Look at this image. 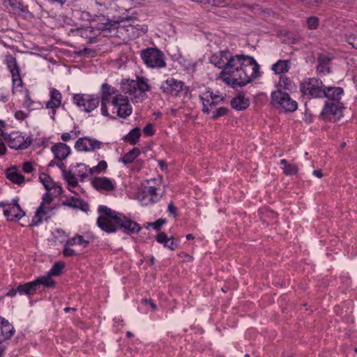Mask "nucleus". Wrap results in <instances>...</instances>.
Here are the masks:
<instances>
[{
  "label": "nucleus",
  "mask_w": 357,
  "mask_h": 357,
  "mask_svg": "<svg viewBox=\"0 0 357 357\" xmlns=\"http://www.w3.org/2000/svg\"><path fill=\"white\" fill-rule=\"evenodd\" d=\"M121 85L122 92L128 95V99L130 98L137 102V93L139 92L137 90V81L133 79L122 80Z\"/></svg>",
  "instance_id": "nucleus-20"
},
{
  "label": "nucleus",
  "mask_w": 357,
  "mask_h": 357,
  "mask_svg": "<svg viewBox=\"0 0 357 357\" xmlns=\"http://www.w3.org/2000/svg\"><path fill=\"white\" fill-rule=\"evenodd\" d=\"M231 0H208V4L213 6L224 7L229 4Z\"/></svg>",
  "instance_id": "nucleus-47"
},
{
  "label": "nucleus",
  "mask_w": 357,
  "mask_h": 357,
  "mask_svg": "<svg viewBox=\"0 0 357 357\" xmlns=\"http://www.w3.org/2000/svg\"><path fill=\"white\" fill-rule=\"evenodd\" d=\"M54 190V193L56 194V195H61L63 192V189H62V187L56 183L54 182V186L52 188V189Z\"/></svg>",
  "instance_id": "nucleus-63"
},
{
  "label": "nucleus",
  "mask_w": 357,
  "mask_h": 357,
  "mask_svg": "<svg viewBox=\"0 0 357 357\" xmlns=\"http://www.w3.org/2000/svg\"><path fill=\"white\" fill-rule=\"evenodd\" d=\"M102 143L96 139L88 137L79 138L75 144V148L78 151H94L100 149Z\"/></svg>",
  "instance_id": "nucleus-15"
},
{
  "label": "nucleus",
  "mask_w": 357,
  "mask_h": 357,
  "mask_svg": "<svg viewBox=\"0 0 357 357\" xmlns=\"http://www.w3.org/2000/svg\"><path fill=\"white\" fill-rule=\"evenodd\" d=\"M200 98L202 100L203 112L210 114L215 107L224 100V97L220 94H215L210 89L204 92Z\"/></svg>",
  "instance_id": "nucleus-12"
},
{
  "label": "nucleus",
  "mask_w": 357,
  "mask_h": 357,
  "mask_svg": "<svg viewBox=\"0 0 357 357\" xmlns=\"http://www.w3.org/2000/svg\"><path fill=\"white\" fill-rule=\"evenodd\" d=\"M91 183L98 190L112 191L115 188L112 181L105 176L94 178Z\"/></svg>",
  "instance_id": "nucleus-22"
},
{
  "label": "nucleus",
  "mask_w": 357,
  "mask_h": 357,
  "mask_svg": "<svg viewBox=\"0 0 357 357\" xmlns=\"http://www.w3.org/2000/svg\"><path fill=\"white\" fill-rule=\"evenodd\" d=\"M4 61L8 67H17L16 59L11 54L6 55Z\"/></svg>",
  "instance_id": "nucleus-51"
},
{
  "label": "nucleus",
  "mask_w": 357,
  "mask_h": 357,
  "mask_svg": "<svg viewBox=\"0 0 357 357\" xmlns=\"http://www.w3.org/2000/svg\"><path fill=\"white\" fill-rule=\"evenodd\" d=\"M53 208L51 204H40L30 225L38 226L42 223L44 219L47 220V218L51 215Z\"/></svg>",
  "instance_id": "nucleus-19"
},
{
  "label": "nucleus",
  "mask_w": 357,
  "mask_h": 357,
  "mask_svg": "<svg viewBox=\"0 0 357 357\" xmlns=\"http://www.w3.org/2000/svg\"><path fill=\"white\" fill-rule=\"evenodd\" d=\"M300 1L303 3H304L307 6H318L321 0H300Z\"/></svg>",
  "instance_id": "nucleus-61"
},
{
  "label": "nucleus",
  "mask_w": 357,
  "mask_h": 357,
  "mask_svg": "<svg viewBox=\"0 0 357 357\" xmlns=\"http://www.w3.org/2000/svg\"><path fill=\"white\" fill-rule=\"evenodd\" d=\"M91 168L92 174H99L100 172H105L107 168V163L105 160H101L98 162V164Z\"/></svg>",
  "instance_id": "nucleus-46"
},
{
  "label": "nucleus",
  "mask_w": 357,
  "mask_h": 357,
  "mask_svg": "<svg viewBox=\"0 0 357 357\" xmlns=\"http://www.w3.org/2000/svg\"><path fill=\"white\" fill-rule=\"evenodd\" d=\"M210 63L215 67H260L252 56L244 54L233 55L228 50L213 54L210 58Z\"/></svg>",
  "instance_id": "nucleus-1"
},
{
  "label": "nucleus",
  "mask_w": 357,
  "mask_h": 357,
  "mask_svg": "<svg viewBox=\"0 0 357 357\" xmlns=\"http://www.w3.org/2000/svg\"><path fill=\"white\" fill-rule=\"evenodd\" d=\"M167 211L174 217L177 215V209L176 207L174 205L173 202H171L168 204Z\"/></svg>",
  "instance_id": "nucleus-57"
},
{
  "label": "nucleus",
  "mask_w": 357,
  "mask_h": 357,
  "mask_svg": "<svg viewBox=\"0 0 357 357\" xmlns=\"http://www.w3.org/2000/svg\"><path fill=\"white\" fill-rule=\"evenodd\" d=\"M112 104L114 105V106H111L112 114H115L119 117L126 119L132 114V109L129 103L128 97L120 95Z\"/></svg>",
  "instance_id": "nucleus-13"
},
{
  "label": "nucleus",
  "mask_w": 357,
  "mask_h": 357,
  "mask_svg": "<svg viewBox=\"0 0 357 357\" xmlns=\"http://www.w3.org/2000/svg\"><path fill=\"white\" fill-rule=\"evenodd\" d=\"M141 136V130L139 128L132 129L125 137V140L132 145H135Z\"/></svg>",
  "instance_id": "nucleus-37"
},
{
  "label": "nucleus",
  "mask_w": 357,
  "mask_h": 357,
  "mask_svg": "<svg viewBox=\"0 0 357 357\" xmlns=\"http://www.w3.org/2000/svg\"><path fill=\"white\" fill-rule=\"evenodd\" d=\"M24 105L28 108L32 107L33 105V101L31 100L28 91H26L25 94Z\"/></svg>",
  "instance_id": "nucleus-56"
},
{
  "label": "nucleus",
  "mask_w": 357,
  "mask_h": 357,
  "mask_svg": "<svg viewBox=\"0 0 357 357\" xmlns=\"http://www.w3.org/2000/svg\"><path fill=\"white\" fill-rule=\"evenodd\" d=\"M17 291L20 294L31 296L35 294L38 290L33 280L32 282H26L24 284L18 285Z\"/></svg>",
  "instance_id": "nucleus-34"
},
{
  "label": "nucleus",
  "mask_w": 357,
  "mask_h": 357,
  "mask_svg": "<svg viewBox=\"0 0 357 357\" xmlns=\"http://www.w3.org/2000/svg\"><path fill=\"white\" fill-rule=\"evenodd\" d=\"M23 82L22 78L13 80V92L15 93V91L22 88Z\"/></svg>",
  "instance_id": "nucleus-55"
},
{
  "label": "nucleus",
  "mask_w": 357,
  "mask_h": 357,
  "mask_svg": "<svg viewBox=\"0 0 357 357\" xmlns=\"http://www.w3.org/2000/svg\"><path fill=\"white\" fill-rule=\"evenodd\" d=\"M290 61L289 60H279L276 63H275L274 64H273L272 67L273 68H286V67H289V66L290 65Z\"/></svg>",
  "instance_id": "nucleus-54"
},
{
  "label": "nucleus",
  "mask_w": 357,
  "mask_h": 357,
  "mask_svg": "<svg viewBox=\"0 0 357 357\" xmlns=\"http://www.w3.org/2000/svg\"><path fill=\"white\" fill-rule=\"evenodd\" d=\"M39 180L47 191L52 190L54 186V182L51 176L45 173H41L39 175Z\"/></svg>",
  "instance_id": "nucleus-40"
},
{
  "label": "nucleus",
  "mask_w": 357,
  "mask_h": 357,
  "mask_svg": "<svg viewBox=\"0 0 357 357\" xmlns=\"http://www.w3.org/2000/svg\"><path fill=\"white\" fill-rule=\"evenodd\" d=\"M141 154V151L139 148L135 147L129 152L126 153L123 157L119 159V162L124 165H128L135 161V160Z\"/></svg>",
  "instance_id": "nucleus-33"
},
{
  "label": "nucleus",
  "mask_w": 357,
  "mask_h": 357,
  "mask_svg": "<svg viewBox=\"0 0 357 357\" xmlns=\"http://www.w3.org/2000/svg\"><path fill=\"white\" fill-rule=\"evenodd\" d=\"M300 88L305 95H309L312 98H323L324 96V84L317 78H310L307 81L302 82Z\"/></svg>",
  "instance_id": "nucleus-8"
},
{
  "label": "nucleus",
  "mask_w": 357,
  "mask_h": 357,
  "mask_svg": "<svg viewBox=\"0 0 357 357\" xmlns=\"http://www.w3.org/2000/svg\"><path fill=\"white\" fill-rule=\"evenodd\" d=\"M50 99L47 102L46 107L54 109L52 116L55 114L54 109L59 108L61 105V93L56 89H50Z\"/></svg>",
  "instance_id": "nucleus-24"
},
{
  "label": "nucleus",
  "mask_w": 357,
  "mask_h": 357,
  "mask_svg": "<svg viewBox=\"0 0 357 357\" xmlns=\"http://www.w3.org/2000/svg\"><path fill=\"white\" fill-rule=\"evenodd\" d=\"M70 32L73 36H80L83 38L87 39L89 43H93L96 41L95 34L93 33L91 27H85L81 29H71Z\"/></svg>",
  "instance_id": "nucleus-28"
},
{
  "label": "nucleus",
  "mask_w": 357,
  "mask_h": 357,
  "mask_svg": "<svg viewBox=\"0 0 357 357\" xmlns=\"http://www.w3.org/2000/svg\"><path fill=\"white\" fill-rule=\"evenodd\" d=\"M0 207L3 208V214L9 221L19 220L25 215L15 199L8 204L1 202Z\"/></svg>",
  "instance_id": "nucleus-14"
},
{
  "label": "nucleus",
  "mask_w": 357,
  "mask_h": 357,
  "mask_svg": "<svg viewBox=\"0 0 357 357\" xmlns=\"http://www.w3.org/2000/svg\"><path fill=\"white\" fill-rule=\"evenodd\" d=\"M52 202V197L49 192H46L43 196V202L41 204H51Z\"/></svg>",
  "instance_id": "nucleus-60"
},
{
  "label": "nucleus",
  "mask_w": 357,
  "mask_h": 357,
  "mask_svg": "<svg viewBox=\"0 0 357 357\" xmlns=\"http://www.w3.org/2000/svg\"><path fill=\"white\" fill-rule=\"evenodd\" d=\"M6 178L12 183L20 185L24 182L25 178L15 167H9L6 171Z\"/></svg>",
  "instance_id": "nucleus-27"
},
{
  "label": "nucleus",
  "mask_w": 357,
  "mask_h": 357,
  "mask_svg": "<svg viewBox=\"0 0 357 357\" xmlns=\"http://www.w3.org/2000/svg\"><path fill=\"white\" fill-rule=\"evenodd\" d=\"M223 69L220 78L227 84L231 85L232 87L244 86L260 76V73L259 72V68H251L252 72L250 76L247 75L246 68H236Z\"/></svg>",
  "instance_id": "nucleus-2"
},
{
  "label": "nucleus",
  "mask_w": 357,
  "mask_h": 357,
  "mask_svg": "<svg viewBox=\"0 0 357 357\" xmlns=\"http://www.w3.org/2000/svg\"><path fill=\"white\" fill-rule=\"evenodd\" d=\"M347 41L354 48L357 50V38L349 37Z\"/></svg>",
  "instance_id": "nucleus-64"
},
{
  "label": "nucleus",
  "mask_w": 357,
  "mask_h": 357,
  "mask_svg": "<svg viewBox=\"0 0 357 357\" xmlns=\"http://www.w3.org/2000/svg\"><path fill=\"white\" fill-rule=\"evenodd\" d=\"M0 357H4L8 344L6 342L14 335L15 329L11 323L0 316Z\"/></svg>",
  "instance_id": "nucleus-7"
},
{
  "label": "nucleus",
  "mask_w": 357,
  "mask_h": 357,
  "mask_svg": "<svg viewBox=\"0 0 357 357\" xmlns=\"http://www.w3.org/2000/svg\"><path fill=\"white\" fill-rule=\"evenodd\" d=\"M74 173L80 178L81 181H84L85 179L93 175L91 168L89 167L84 164L79 163L75 167Z\"/></svg>",
  "instance_id": "nucleus-30"
},
{
  "label": "nucleus",
  "mask_w": 357,
  "mask_h": 357,
  "mask_svg": "<svg viewBox=\"0 0 357 357\" xmlns=\"http://www.w3.org/2000/svg\"><path fill=\"white\" fill-rule=\"evenodd\" d=\"M282 169L287 176H291L298 172V167L294 163H289L286 167H282Z\"/></svg>",
  "instance_id": "nucleus-44"
},
{
  "label": "nucleus",
  "mask_w": 357,
  "mask_h": 357,
  "mask_svg": "<svg viewBox=\"0 0 357 357\" xmlns=\"http://www.w3.org/2000/svg\"><path fill=\"white\" fill-rule=\"evenodd\" d=\"M231 105L236 110H243L249 107L250 102L243 93H238L231 100Z\"/></svg>",
  "instance_id": "nucleus-26"
},
{
  "label": "nucleus",
  "mask_w": 357,
  "mask_h": 357,
  "mask_svg": "<svg viewBox=\"0 0 357 357\" xmlns=\"http://www.w3.org/2000/svg\"><path fill=\"white\" fill-rule=\"evenodd\" d=\"M137 90L139 91V93H137V102L143 100L145 92L149 91V86L144 79H139L137 81Z\"/></svg>",
  "instance_id": "nucleus-38"
},
{
  "label": "nucleus",
  "mask_w": 357,
  "mask_h": 357,
  "mask_svg": "<svg viewBox=\"0 0 357 357\" xmlns=\"http://www.w3.org/2000/svg\"><path fill=\"white\" fill-rule=\"evenodd\" d=\"M135 61L132 59H129L126 55H122L116 61L118 67H133Z\"/></svg>",
  "instance_id": "nucleus-42"
},
{
  "label": "nucleus",
  "mask_w": 357,
  "mask_h": 357,
  "mask_svg": "<svg viewBox=\"0 0 357 357\" xmlns=\"http://www.w3.org/2000/svg\"><path fill=\"white\" fill-rule=\"evenodd\" d=\"M158 189L155 186H149L145 190V196L142 201L149 199V202L151 204H155L160 200L162 194L158 192Z\"/></svg>",
  "instance_id": "nucleus-29"
},
{
  "label": "nucleus",
  "mask_w": 357,
  "mask_h": 357,
  "mask_svg": "<svg viewBox=\"0 0 357 357\" xmlns=\"http://www.w3.org/2000/svg\"><path fill=\"white\" fill-rule=\"evenodd\" d=\"M62 204L70 208L79 209L84 212H88L89 211V206L86 202L75 197L66 199L63 202Z\"/></svg>",
  "instance_id": "nucleus-23"
},
{
  "label": "nucleus",
  "mask_w": 357,
  "mask_h": 357,
  "mask_svg": "<svg viewBox=\"0 0 357 357\" xmlns=\"http://www.w3.org/2000/svg\"><path fill=\"white\" fill-rule=\"evenodd\" d=\"M63 268L64 264L61 261H58L52 266L51 269L47 273L52 276H58L61 273Z\"/></svg>",
  "instance_id": "nucleus-43"
},
{
  "label": "nucleus",
  "mask_w": 357,
  "mask_h": 357,
  "mask_svg": "<svg viewBox=\"0 0 357 357\" xmlns=\"http://www.w3.org/2000/svg\"><path fill=\"white\" fill-rule=\"evenodd\" d=\"M22 169L25 174L31 173L34 170L33 163L29 161L23 162Z\"/></svg>",
  "instance_id": "nucleus-50"
},
{
  "label": "nucleus",
  "mask_w": 357,
  "mask_h": 357,
  "mask_svg": "<svg viewBox=\"0 0 357 357\" xmlns=\"http://www.w3.org/2000/svg\"><path fill=\"white\" fill-rule=\"evenodd\" d=\"M117 227H119L127 234L138 233L141 227L136 222L128 218L123 213H119L118 220L116 222Z\"/></svg>",
  "instance_id": "nucleus-17"
},
{
  "label": "nucleus",
  "mask_w": 357,
  "mask_h": 357,
  "mask_svg": "<svg viewBox=\"0 0 357 357\" xmlns=\"http://www.w3.org/2000/svg\"><path fill=\"white\" fill-rule=\"evenodd\" d=\"M73 102L85 112H90L97 108L100 103L98 98L89 94H76Z\"/></svg>",
  "instance_id": "nucleus-10"
},
{
  "label": "nucleus",
  "mask_w": 357,
  "mask_h": 357,
  "mask_svg": "<svg viewBox=\"0 0 357 357\" xmlns=\"http://www.w3.org/2000/svg\"><path fill=\"white\" fill-rule=\"evenodd\" d=\"M166 223V220L165 219H158L154 222L149 223V225L152 226L155 230H159L161 227Z\"/></svg>",
  "instance_id": "nucleus-53"
},
{
  "label": "nucleus",
  "mask_w": 357,
  "mask_h": 357,
  "mask_svg": "<svg viewBox=\"0 0 357 357\" xmlns=\"http://www.w3.org/2000/svg\"><path fill=\"white\" fill-rule=\"evenodd\" d=\"M275 74H281L278 82V85L284 89H289L291 86V80L285 76L284 73H287L289 68H272Z\"/></svg>",
  "instance_id": "nucleus-32"
},
{
  "label": "nucleus",
  "mask_w": 357,
  "mask_h": 357,
  "mask_svg": "<svg viewBox=\"0 0 357 357\" xmlns=\"http://www.w3.org/2000/svg\"><path fill=\"white\" fill-rule=\"evenodd\" d=\"M67 242L68 245L73 246L78 245L84 248H86L89 243V241L85 240L82 236L78 234L71 238H69Z\"/></svg>",
  "instance_id": "nucleus-41"
},
{
  "label": "nucleus",
  "mask_w": 357,
  "mask_h": 357,
  "mask_svg": "<svg viewBox=\"0 0 357 357\" xmlns=\"http://www.w3.org/2000/svg\"><path fill=\"white\" fill-rule=\"evenodd\" d=\"M3 5L8 8L10 7L14 10H20L21 12H25L26 9L22 3L17 0H1Z\"/></svg>",
  "instance_id": "nucleus-39"
},
{
  "label": "nucleus",
  "mask_w": 357,
  "mask_h": 357,
  "mask_svg": "<svg viewBox=\"0 0 357 357\" xmlns=\"http://www.w3.org/2000/svg\"><path fill=\"white\" fill-rule=\"evenodd\" d=\"M143 132L146 136H152L154 134L153 126L151 124L146 125L144 128Z\"/></svg>",
  "instance_id": "nucleus-58"
},
{
  "label": "nucleus",
  "mask_w": 357,
  "mask_h": 357,
  "mask_svg": "<svg viewBox=\"0 0 357 357\" xmlns=\"http://www.w3.org/2000/svg\"><path fill=\"white\" fill-rule=\"evenodd\" d=\"M332 57L328 54H320L318 56L319 66L324 67L331 64Z\"/></svg>",
  "instance_id": "nucleus-45"
},
{
  "label": "nucleus",
  "mask_w": 357,
  "mask_h": 357,
  "mask_svg": "<svg viewBox=\"0 0 357 357\" xmlns=\"http://www.w3.org/2000/svg\"><path fill=\"white\" fill-rule=\"evenodd\" d=\"M344 93V91L341 87H326L324 88V96L328 99L336 100H340Z\"/></svg>",
  "instance_id": "nucleus-31"
},
{
  "label": "nucleus",
  "mask_w": 357,
  "mask_h": 357,
  "mask_svg": "<svg viewBox=\"0 0 357 357\" xmlns=\"http://www.w3.org/2000/svg\"><path fill=\"white\" fill-rule=\"evenodd\" d=\"M98 20L96 29L102 31H109L110 36L116 35L117 29L119 28V22L106 18L103 15L98 16Z\"/></svg>",
  "instance_id": "nucleus-18"
},
{
  "label": "nucleus",
  "mask_w": 357,
  "mask_h": 357,
  "mask_svg": "<svg viewBox=\"0 0 357 357\" xmlns=\"http://www.w3.org/2000/svg\"><path fill=\"white\" fill-rule=\"evenodd\" d=\"M184 84L174 78H169L161 84L160 89L163 93L174 96H178L183 91Z\"/></svg>",
  "instance_id": "nucleus-16"
},
{
  "label": "nucleus",
  "mask_w": 357,
  "mask_h": 357,
  "mask_svg": "<svg viewBox=\"0 0 357 357\" xmlns=\"http://www.w3.org/2000/svg\"><path fill=\"white\" fill-rule=\"evenodd\" d=\"M344 109V107L341 102H326L322 109L321 116L324 119L337 121L342 117Z\"/></svg>",
  "instance_id": "nucleus-9"
},
{
  "label": "nucleus",
  "mask_w": 357,
  "mask_h": 357,
  "mask_svg": "<svg viewBox=\"0 0 357 357\" xmlns=\"http://www.w3.org/2000/svg\"><path fill=\"white\" fill-rule=\"evenodd\" d=\"M287 39L290 43L295 44L299 40V37L297 35L291 33L288 35Z\"/></svg>",
  "instance_id": "nucleus-62"
},
{
  "label": "nucleus",
  "mask_w": 357,
  "mask_h": 357,
  "mask_svg": "<svg viewBox=\"0 0 357 357\" xmlns=\"http://www.w3.org/2000/svg\"><path fill=\"white\" fill-rule=\"evenodd\" d=\"M99 216L97 219L98 226L107 233L115 232L117 229L116 222L119 212L112 210L107 206L100 205L98 208Z\"/></svg>",
  "instance_id": "nucleus-3"
},
{
  "label": "nucleus",
  "mask_w": 357,
  "mask_h": 357,
  "mask_svg": "<svg viewBox=\"0 0 357 357\" xmlns=\"http://www.w3.org/2000/svg\"><path fill=\"white\" fill-rule=\"evenodd\" d=\"M120 95L114 87L106 83L103 84L101 86V114H107V105L114 106L112 103Z\"/></svg>",
  "instance_id": "nucleus-11"
},
{
  "label": "nucleus",
  "mask_w": 357,
  "mask_h": 357,
  "mask_svg": "<svg viewBox=\"0 0 357 357\" xmlns=\"http://www.w3.org/2000/svg\"><path fill=\"white\" fill-rule=\"evenodd\" d=\"M307 24L310 29H316L319 25V20L316 17H310L307 19Z\"/></svg>",
  "instance_id": "nucleus-49"
},
{
  "label": "nucleus",
  "mask_w": 357,
  "mask_h": 357,
  "mask_svg": "<svg viewBox=\"0 0 357 357\" xmlns=\"http://www.w3.org/2000/svg\"><path fill=\"white\" fill-rule=\"evenodd\" d=\"M10 73L12 75V81L22 78L20 73V68H10Z\"/></svg>",
  "instance_id": "nucleus-59"
},
{
  "label": "nucleus",
  "mask_w": 357,
  "mask_h": 357,
  "mask_svg": "<svg viewBox=\"0 0 357 357\" xmlns=\"http://www.w3.org/2000/svg\"><path fill=\"white\" fill-rule=\"evenodd\" d=\"M4 140L8 143L10 148L13 149H25L29 146L32 139L29 137H25L20 132H13L6 134L3 132H0Z\"/></svg>",
  "instance_id": "nucleus-6"
},
{
  "label": "nucleus",
  "mask_w": 357,
  "mask_h": 357,
  "mask_svg": "<svg viewBox=\"0 0 357 357\" xmlns=\"http://www.w3.org/2000/svg\"><path fill=\"white\" fill-rule=\"evenodd\" d=\"M228 109L227 107H221L217 109L215 111L212 112V117L213 119H217L218 117L222 116L225 115L227 112Z\"/></svg>",
  "instance_id": "nucleus-48"
},
{
  "label": "nucleus",
  "mask_w": 357,
  "mask_h": 357,
  "mask_svg": "<svg viewBox=\"0 0 357 357\" xmlns=\"http://www.w3.org/2000/svg\"><path fill=\"white\" fill-rule=\"evenodd\" d=\"M70 246L71 245H68V242H66L63 250V254L65 257H71L77 255L76 251L70 248Z\"/></svg>",
  "instance_id": "nucleus-52"
},
{
  "label": "nucleus",
  "mask_w": 357,
  "mask_h": 357,
  "mask_svg": "<svg viewBox=\"0 0 357 357\" xmlns=\"http://www.w3.org/2000/svg\"><path fill=\"white\" fill-rule=\"evenodd\" d=\"M271 105L284 112H293L298 108V103L290 95L280 89L271 93Z\"/></svg>",
  "instance_id": "nucleus-4"
},
{
  "label": "nucleus",
  "mask_w": 357,
  "mask_h": 357,
  "mask_svg": "<svg viewBox=\"0 0 357 357\" xmlns=\"http://www.w3.org/2000/svg\"><path fill=\"white\" fill-rule=\"evenodd\" d=\"M141 57L147 67H165V54L156 47L142 50Z\"/></svg>",
  "instance_id": "nucleus-5"
},
{
  "label": "nucleus",
  "mask_w": 357,
  "mask_h": 357,
  "mask_svg": "<svg viewBox=\"0 0 357 357\" xmlns=\"http://www.w3.org/2000/svg\"><path fill=\"white\" fill-rule=\"evenodd\" d=\"M52 275L48 273L46 275L37 278L34 280L37 290L40 289V285H43L45 287H54L55 286V282L52 280Z\"/></svg>",
  "instance_id": "nucleus-35"
},
{
  "label": "nucleus",
  "mask_w": 357,
  "mask_h": 357,
  "mask_svg": "<svg viewBox=\"0 0 357 357\" xmlns=\"http://www.w3.org/2000/svg\"><path fill=\"white\" fill-rule=\"evenodd\" d=\"M55 160H66L71 153L69 146L63 142H59L51 147Z\"/></svg>",
  "instance_id": "nucleus-21"
},
{
  "label": "nucleus",
  "mask_w": 357,
  "mask_h": 357,
  "mask_svg": "<svg viewBox=\"0 0 357 357\" xmlns=\"http://www.w3.org/2000/svg\"><path fill=\"white\" fill-rule=\"evenodd\" d=\"M63 178L67 183L68 189L74 193L75 192L72 189L78 185V181L76 178V174L71 170H68V172H64Z\"/></svg>",
  "instance_id": "nucleus-36"
},
{
  "label": "nucleus",
  "mask_w": 357,
  "mask_h": 357,
  "mask_svg": "<svg viewBox=\"0 0 357 357\" xmlns=\"http://www.w3.org/2000/svg\"><path fill=\"white\" fill-rule=\"evenodd\" d=\"M156 241L171 250H176L178 246V241L177 240L173 237L168 238L167 234L162 231L157 235Z\"/></svg>",
  "instance_id": "nucleus-25"
}]
</instances>
